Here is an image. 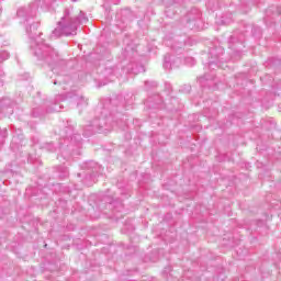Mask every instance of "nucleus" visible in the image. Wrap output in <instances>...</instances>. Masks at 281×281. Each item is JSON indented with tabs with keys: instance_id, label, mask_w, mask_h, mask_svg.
<instances>
[{
	"instance_id": "a211bd4d",
	"label": "nucleus",
	"mask_w": 281,
	"mask_h": 281,
	"mask_svg": "<svg viewBox=\"0 0 281 281\" xmlns=\"http://www.w3.org/2000/svg\"><path fill=\"white\" fill-rule=\"evenodd\" d=\"M218 63H221V56H216V60L209 61V67H218Z\"/></svg>"
},
{
	"instance_id": "20e7f679",
	"label": "nucleus",
	"mask_w": 281,
	"mask_h": 281,
	"mask_svg": "<svg viewBox=\"0 0 281 281\" xmlns=\"http://www.w3.org/2000/svg\"><path fill=\"white\" fill-rule=\"evenodd\" d=\"M83 168L88 170V172L78 173V177H85L83 183L91 186V183L87 181H95V177H98V164H95V161H88L83 165Z\"/></svg>"
},
{
	"instance_id": "f3484780",
	"label": "nucleus",
	"mask_w": 281,
	"mask_h": 281,
	"mask_svg": "<svg viewBox=\"0 0 281 281\" xmlns=\"http://www.w3.org/2000/svg\"><path fill=\"white\" fill-rule=\"evenodd\" d=\"M121 21H123V23H128V21H131V20H128V18H126V16H131V11H128V10H124L122 13H121Z\"/></svg>"
},
{
	"instance_id": "6e6552de",
	"label": "nucleus",
	"mask_w": 281,
	"mask_h": 281,
	"mask_svg": "<svg viewBox=\"0 0 281 281\" xmlns=\"http://www.w3.org/2000/svg\"><path fill=\"white\" fill-rule=\"evenodd\" d=\"M175 3H179V0H168L167 1V8L165 10V13L168 19L175 18V12H177V7H175Z\"/></svg>"
},
{
	"instance_id": "f257e3e1",
	"label": "nucleus",
	"mask_w": 281,
	"mask_h": 281,
	"mask_svg": "<svg viewBox=\"0 0 281 281\" xmlns=\"http://www.w3.org/2000/svg\"><path fill=\"white\" fill-rule=\"evenodd\" d=\"M36 12H38V2H32L29 7L18 10V16L25 19L26 34L30 38V49L33 56L44 63V65H48V67H63L67 65V60H65L58 49L45 43V40L41 37L43 33L38 32V22L30 23V19H34Z\"/></svg>"
},
{
	"instance_id": "aec40b11",
	"label": "nucleus",
	"mask_w": 281,
	"mask_h": 281,
	"mask_svg": "<svg viewBox=\"0 0 281 281\" xmlns=\"http://www.w3.org/2000/svg\"><path fill=\"white\" fill-rule=\"evenodd\" d=\"M0 58L1 60H8L10 58V53L5 50L0 52Z\"/></svg>"
},
{
	"instance_id": "6ab92c4d",
	"label": "nucleus",
	"mask_w": 281,
	"mask_h": 281,
	"mask_svg": "<svg viewBox=\"0 0 281 281\" xmlns=\"http://www.w3.org/2000/svg\"><path fill=\"white\" fill-rule=\"evenodd\" d=\"M145 87H146V89H155V87H157V82L156 81H145Z\"/></svg>"
},
{
	"instance_id": "7ed1b4c3",
	"label": "nucleus",
	"mask_w": 281,
	"mask_h": 281,
	"mask_svg": "<svg viewBox=\"0 0 281 281\" xmlns=\"http://www.w3.org/2000/svg\"><path fill=\"white\" fill-rule=\"evenodd\" d=\"M113 125L111 124V116L95 119L91 124L83 128V137H91L94 133H111Z\"/></svg>"
},
{
	"instance_id": "2eb2a0df",
	"label": "nucleus",
	"mask_w": 281,
	"mask_h": 281,
	"mask_svg": "<svg viewBox=\"0 0 281 281\" xmlns=\"http://www.w3.org/2000/svg\"><path fill=\"white\" fill-rule=\"evenodd\" d=\"M5 137H8V130H0V146L5 143Z\"/></svg>"
},
{
	"instance_id": "423d86ee",
	"label": "nucleus",
	"mask_w": 281,
	"mask_h": 281,
	"mask_svg": "<svg viewBox=\"0 0 281 281\" xmlns=\"http://www.w3.org/2000/svg\"><path fill=\"white\" fill-rule=\"evenodd\" d=\"M281 10L278 5H272L266 10V23H276V21H280Z\"/></svg>"
},
{
	"instance_id": "c756f323",
	"label": "nucleus",
	"mask_w": 281,
	"mask_h": 281,
	"mask_svg": "<svg viewBox=\"0 0 281 281\" xmlns=\"http://www.w3.org/2000/svg\"><path fill=\"white\" fill-rule=\"evenodd\" d=\"M70 1L76 2V1H78V0H70Z\"/></svg>"
},
{
	"instance_id": "dca6fc26",
	"label": "nucleus",
	"mask_w": 281,
	"mask_h": 281,
	"mask_svg": "<svg viewBox=\"0 0 281 281\" xmlns=\"http://www.w3.org/2000/svg\"><path fill=\"white\" fill-rule=\"evenodd\" d=\"M43 148L47 150L48 153H55L56 146H54V143H46L44 144Z\"/></svg>"
},
{
	"instance_id": "412c9836",
	"label": "nucleus",
	"mask_w": 281,
	"mask_h": 281,
	"mask_svg": "<svg viewBox=\"0 0 281 281\" xmlns=\"http://www.w3.org/2000/svg\"><path fill=\"white\" fill-rule=\"evenodd\" d=\"M67 157H69V156L67 155V151L64 149L61 151V155L57 156V159H59V161H65V159H67Z\"/></svg>"
},
{
	"instance_id": "39448f33",
	"label": "nucleus",
	"mask_w": 281,
	"mask_h": 281,
	"mask_svg": "<svg viewBox=\"0 0 281 281\" xmlns=\"http://www.w3.org/2000/svg\"><path fill=\"white\" fill-rule=\"evenodd\" d=\"M14 101L10 98H3L0 101V117H10L14 113Z\"/></svg>"
},
{
	"instance_id": "a878e982",
	"label": "nucleus",
	"mask_w": 281,
	"mask_h": 281,
	"mask_svg": "<svg viewBox=\"0 0 281 281\" xmlns=\"http://www.w3.org/2000/svg\"><path fill=\"white\" fill-rule=\"evenodd\" d=\"M63 177H64V178H65V177H69V171L67 170V168L64 169V176H63Z\"/></svg>"
},
{
	"instance_id": "0eeeda50",
	"label": "nucleus",
	"mask_w": 281,
	"mask_h": 281,
	"mask_svg": "<svg viewBox=\"0 0 281 281\" xmlns=\"http://www.w3.org/2000/svg\"><path fill=\"white\" fill-rule=\"evenodd\" d=\"M67 98H71V95H69V93L65 94H59L56 97L55 99V103L54 106L52 109H47V113H54V112H59L60 109H63V105H58V102H63V100H67Z\"/></svg>"
},
{
	"instance_id": "9b49d317",
	"label": "nucleus",
	"mask_w": 281,
	"mask_h": 281,
	"mask_svg": "<svg viewBox=\"0 0 281 281\" xmlns=\"http://www.w3.org/2000/svg\"><path fill=\"white\" fill-rule=\"evenodd\" d=\"M66 136L70 137L71 142L75 144H80V142H82V136H80V134H74V127H66Z\"/></svg>"
},
{
	"instance_id": "bb28decb",
	"label": "nucleus",
	"mask_w": 281,
	"mask_h": 281,
	"mask_svg": "<svg viewBox=\"0 0 281 281\" xmlns=\"http://www.w3.org/2000/svg\"><path fill=\"white\" fill-rule=\"evenodd\" d=\"M188 61H191L192 65H194V59H193V58H191V57H190V58H187V63H188Z\"/></svg>"
},
{
	"instance_id": "cd10ccee",
	"label": "nucleus",
	"mask_w": 281,
	"mask_h": 281,
	"mask_svg": "<svg viewBox=\"0 0 281 281\" xmlns=\"http://www.w3.org/2000/svg\"><path fill=\"white\" fill-rule=\"evenodd\" d=\"M60 85V81L58 79H55L54 85Z\"/></svg>"
},
{
	"instance_id": "f8f14e48",
	"label": "nucleus",
	"mask_w": 281,
	"mask_h": 281,
	"mask_svg": "<svg viewBox=\"0 0 281 281\" xmlns=\"http://www.w3.org/2000/svg\"><path fill=\"white\" fill-rule=\"evenodd\" d=\"M229 43H245V34L244 33H234L231 38Z\"/></svg>"
},
{
	"instance_id": "393cba45",
	"label": "nucleus",
	"mask_w": 281,
	"mask_h": 281,
	"mask_svg": "<svg viewBox=\"0 0 281 281\" xmlns=\"http://www.w3.org/2000/svg\"><path fill=\"white\" fill-rule=\"evenodd\" d=\"M110 104L117 106L120 103L117 102V99H110Z\"/></svg>"
},
{
	"instance_id": "b1692460",
	"label": "nucleus",
	"mask_w": 281,
	"mask_h": 281,
	"mask_svg": "<svg viewBox=\"0 0 281 281\" xmlns=\"http://www.w3.org/2000/svg\"><path fill=\"white\" fill-rule=\"evenodd\" d=\"M204 80H210V77H207V75H204L203 77H200V78H199L200 85H203V81H204Z\"/></svg>"
},
{
	"instance_id": "f03ea898",
	"label": "nucleus",
	"mask_w": 281,
	"mask_h": 281,
	"mask_svg": "<svg viewBox=\"0 0 281 281\" xmlns=\"http://www.w3.org/2000/svg\"><path fill=\"white\" fill-rule=\"evenodd\" d=\"M85 23H89V18L85 15V12L79 11L78 14H74V8L65 9L61 21L58 22V26L52 32V37L76 36L78 25H85Z\"/></svg>"
},
{
	"instance_id": "9d476101",
	"label": "nucleus",
	"mask_w": 281,
	"mask_h": 281,
	"mask_svg": "<svg viewBox=\"0 0 281 281\" xmlns=\"http://www.w3.org/2000/svg\"><path fill=\"white\" fill-rule=\"evenodd\" d=\"M164 103V100L159 94H156L154 98L147 99V105L151 109H159V105Z\"/></svg>"
},
{
	"instance_id": "ddd939ff",
	"label": "nucleus",
	"mask_w": 281,
	"mask_h": 281,
	"mask_svg": "<svg viewBox=\"0 0 281 281\" xmlns=\"http://www.w3.org/2000/svg\"><path fill=\"white\" fill-rule=\"evenodd\" d=\"M170 60H172V57L169 54L165 55L164 69H172L173 65Z\"/></svg>"
},
{
	"instance_id": "4468645a",
	"label": "nucleus",
	"mask_w": 281,
	"mask_h": 281,
	"mask_svg": "<svg viewBox=\"0 0 281 281\" xmlns=\"http://www.w3.org/2000/svg\"><path fill=\"white\" fill-rule=\"evenodd\" d=\"M75 102H77V106H87V100L85 97H75Z\"/></svg>"
},
{
	"instance_id": "4be33fe9",
	"label": "nucleus",
	"mask_w": 281,
	"mask_h": 281,
	"mask_svg": "<svg viewBox=\"0 0 281 281\" xmlns=\"http://www.w3.org/2000/svg\"><path fill=\"white\" fill-rule=\"evenodd\" d=\"M42 111L38 108L33 109L32 116L33 117H41Z\"/></svg>"
},
{
	"instance_id": "5701e85b",
	"label": "nucleus",
	"mask_w": 281,
	"mask_h": 281,
	"mask_svg": "<svg viewBox=\"0 0 281 281\" xmlns=\"http://www.w3.org/2000/svg\"><path fill=\"white\" fill-rule=\"evenodd\" d=\"M223 54V50L221 49V48H213L212 50H211V55L212 56H214V55H216V54Z\"/></svg>"
},
{
	"instance_id": "7c9ffc66",
	"label": "nucleus",
	"mask_w": 281,
	"mask_h": 281,
	"mask_svg": "<svg viewBox=\"0 0 281 281\" xmlns=\"http://www.w3.org/2000/svg\"><path fill=\"white\" fill-rule=\"evenodd\" d=\"M177 60L180 63L181 60L179 58H177Z\"/></svg>"
},
{
	"instance_id": "c85d7f7f",
	"label": "nucleus",
	"mask_w": 281,
	"mask_h": 281,
	"mask_svg": "<svg viewBox=\"0 0 281 281\" xmlns=\"http://www.w3.org/2000/svg\"><path fill=\"white\" fill-rule=\"evenodd\" d=\"M113 3L117 5V3H120V0H113Z\"/></svg>"
},
{
	"instance_id": "1a4fd4ad",
	"label": "nucleus",
	"mask_w": 281,
	"mask_h": 281,
	"mask_svg": "<svg viewBox=\"0 0 281 281\" xmlns=\"http://www.w3.org/2000/svg\"><path fill=\"white\" fill-rule=\"evenodd\" d=\"M200 18L199 11L196 9L192 10L191 12H189L183 19H182V23L183 25H190L191 23H193L194 21H196V19Z\"/></svg>"
}]
</instances>
